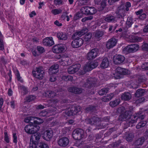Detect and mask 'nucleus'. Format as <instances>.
<instances>
[{"label": "nucleus", "instance_id": "1", "mask_svg": "<svg viewBox=\"0 0 148 148\" xmlns=\"http://www.w3.org/2000/svg\"><path fill=\"white\" fill-rule=\"evenodd\" d=\"M32 124L26 126L25 128V130L27 133L29 134H34L31 136L30 142V148H36L38 145L41 135L40 133H37L40 129L39 125H35L33 122Z\"/></svg>", "mask_w": 148, "mask_h": 148}, {"label": "nucleus", "instance_id": "2", "mask_svg": "<svg viewBox=\"0 0 148 148\" xmlns=\"http://www.w3.org/2000/svg\"><path fill=\"white\" fill-rule=\"evenodd\" d=\"M81 110V107L75 105H69L65 109V114L68 116L76 114Z\"/></svg>", "mask_w": 148, "mask_h": 148}, {"label": "nucleus", "instance_id": "3", "mask_svg": "<svg viewBox=\"0 0 148 148\" xmlns=\"http://www.w3.org/2000/svg\"><path fill=\"white\" fill-rule=\"evenodd\" d=\"M98 65V62L97 60L94 61L92 62H89L84 67V71H80L79 73L81 75H83L86 71H91L97 66Z\"/></svg>", "mask_w": 148, "mask_h": 148}, {"label": "nucleus", "instance_id": "4", "mask_svg": "<svg viewBox=\"0 0 148 148\" xmlns=\"http://www.w3.org/2000/svg\"><path fill=\"white\" fill-rule=\"evenodd\" d=\"M73 137L75 140H80L82 138H86V136L85 134L84 131L83 130L77 129L73 131Z\"/></svg>", "mask_w": 148, "mask_h": 148}, {"label": "nucleus", "instance_id": "5", "mask_svg": "<svg viewBox=\"0 0 148 148\" xmlns=\"http://www.w3.org/2000/svg\"><path fill=\"white\" fill-rule=\"evenodd\" d=\"M79 36H75V34L73 36L74 40L71 43L72 47L74 48H77L81 47L83 43V40L79 38Z\"/></svg>", "mask_w": 148, "mask_h": 148}, {"label": "nucleus", "instance_id": "6", "mask_svg": "<svg viewBox=\"0 0 148 148\" xmlns=\"http://www.w3.org/2000/svg\"><path fill=\"white\" fill-rule=\"evenodd\" d=\"M32 73L34 77L39 79H42L44 75L43 68L41 66L36 68L32 71Z\"/></svg>", "mask_w": 148, "mask_h": 148}, {"label": "nucleus", "instance_id": "7", "mask_svg": "<svg viewBox=\"0 0 148 148\" xmlns=\"http://www.w3.org/2000/svg\"><path fill=\"white\" fill-rule=\"evenodd\" d=\"M131 111L127 110L125 112L121 114L119 117V120L120 121H125L127 119L126 121L127 123L129 124V121L132 120V116Z\"/></svg>", "mask_w": 148, "mask_h": 148}, {"label": "nucleus", "instance_id": "8", "mask_svg": "<svg viewBox=\"0 0 148 148\" xmlns=\"http://www.w3.org/2000/svg\"><path fill=\"white\" fill-rule=\"evenodd\" d=\"M139 48V45L136 44H132L125 47L124 51L128 53H133L138 50Z\"/></svg>", "mask_w": 148, "mask_h": 148}, {"label": "nucleus", "instance_id": "9", "mask_svg": "<svg viewBox=\"0 0 148 148\" xmlns=\"http://www.w3.org/2000/svg\"><path fill=\"white\" fill-rule=\"evenodd\" d=\"M99 50L97 48H94L88 52L86 55V57L88 60H91L96 57L98 54Z\"/></svg>", "mask_w": 148, "mask_h": 148}, {"label": "nucleus", "instance_id": "10", "mask_svg": "<svg viewBox=\"0 0 148 148\" xmlns=\"http://www.w3.org/2000/svg\"><path fill=\"white\" fill-rule=\"evenodd\" d=\"M53 135V132L51 128L46 130L42 134V138L47 141L49 140Z\"/></svg>", "mask_w": 148, "mask_h": 148}, {"label": "nucleus", "instance_id": "11", "mask_svg": "<svg viewBox=\"0 0 148 148\" xmlns=\"http://www.w3.org/2000/svg\"><path fill=\"white\" fill-rule=\"evenodd\" d=\"M115 73L113 75L116 76L117 79L119 78L122 75H125L127 74V70L120 67H118L115 70Z\"/></svg>", "mask_w": 148, "mask_h": 148}, {"label": "nucleus", "instance_id": "12", "mask_svg": "<svg viewBox=\"0 0 148 148\" xmlns=\"http://www.w3.org/2000/svg\"><path fill=\"white\" fill-rule=\"evenodd\" d=\"M131 121H129V126H132L134 123H136L138 119H143L144 118V116L143 115H140L139 114H136L132 116Z\"/></svg>", "mask_w": 148, "mask_h": 148}, {"label": "nucleus", "instance_id": "13", "mask_svg": "<svg viewBox=\"0 0 148 148\" xmlns=\"http://www.w3.org/2000/svg\"><path fill=\"white\" fill-rule=\"evenodd\" d=\"M117 42V40L114 37L110 39L106 42V48L108 49L113 48L116 45Z\"/></svg>", "mask_w": 148, "mask_h": 148}, {"label": "nucleus", "instance_id": "14", "mask_svg": "<svg viewBox=\"0 0 148 148\" xmlns=\"http://www.w3.org/2000/svg\"><path fill=\"white\" fill-rule=\"evenodd\" d=\"M125 59V57L122 55H116L113 57V62L115 64H120L123 63Z\"/></svg>", "mask_w": 148, "mask_h": 148}, {"label": "nucleus", "instance_id": "15", "mask_svg": "<svg viewBox=\"0 0 148 148\" xmlns=\"http://www.w3.org/2000/svg\"><path fill=\"white\" fill-rule=\"evenodd\" d=\"M64 49V45L60 44L54 46L53 48L52 51L56 53H59L63 52Z\"/></svg>", "mask_w": 148, "mask_h": 148}, {"label": "nucleus", "instance_id": "16", "mask_svg": "<svg viewBox=\"0 0 148 148\" xmlns=\"http://www.w3.org/2000/svg\"><path fill=\"white\" fill-rule=\"evenodd\" d=\"M125 37L129 39V40L131 42H140L142 40V38L133 35H126Z\"/></svg>", "mask_w": 148, "mask_h": 148}, {"label": "nucleus", "instance_id": "17", "mask_svg": "<svg viewBox=\"0 0 148 148\" xmlns=\"http://www.w3.org/2000/svg\"><path fill=\"white\" fill-rule=\"evenodd\" d=\"M44 45L46 46H51L54 44L53 38L51 37H47L43 40Z\"/></svg>", "mask_w": 148, "mask_h": 148}, {"label": "nucleus", "instance_id": "18", "mask_svg": "<svg viewBox=\"0 0 148 148\" xmlns=\"http://www.w3.org/2000/svg\"><path fill=\"white\" fill-rule=\"evenodd\" d=\"M68 91L70 92L76 94H79L83 91L82 89L76 87H71L69 88Z\"/></svg>", "mask_w": 148, "mask_h": 148}, {"label": "nucleus", "instance_id": "19", "mask_svg": "<svg viewBox=\"0 0 148 148\" xmlns=\"http://www.w3.org/2000/svg\"><path fill=\"white\" fill-rule=\"evenodd\" d=\"M95 4L99 5L101 6V9L99 10H102L106 6V5L107 1L106 0H95Z\"/></svg>", "mask_w": 148, "mask_h": 148}, {"label": "nucleus", "instance_id": "20", "mask_svg": "<svg viewBox=\"0 0 148 148\" xmlns=\"http://www.w3.org/2000/svg\"><path fill=\"white\" fill-rule=\"evenodd\" d=\"M46 97H54L56 95V92L51 90L45 91L43 94Z\"/></svg>", "mask_w": 148, "mask_h": 148}, {"label": "nucleus", "instance_id": "21", "mask_svg": "<svg viewBox=\"0 0 148 148\" xmlns=\"http://www.w3.org/2000/svg\"><path fill=\"white\" fill-rule=\"evenodd\" d=\"M99 119L97 117H94L91 119L88 118L86 120V122L87 124L91 125L95 124L98 121Z\"/></svg>", "mask_w": 148, "mask_h": 148}, {"label": "nucleus", "instance_id": "22", "mask_svg": "<svg viewBox=\"0 0 148 148\" xmlns=\"http://www.w3.org/2000/svg\"><path fill=\"white\" fill-rule=\"evenodd\" d=\"M59 66L57 64H55L52 65L49 69L50 73L52 74H56L58 71Z\"/></svg>", "mask_w": 148, "mask_h": 148}, {"label": "nucleus", "instance_id": "23", "mask_svg": "<svg viewBox=\"0 0 148 148\" xmlns=\"http://www.w3.org/2000/svg\"><path fill=\"white\" fill-rule=\"evenodd\" d=\"M109 64V62L108 59L106 58H104L100 65L101 68L105 69L108 67Z\"/></svg>", "mask_w": 148, "mask_h": 148}, {"label": "nucleus", "instance_id": "24", "mask_svg": "<svg viewBox=\"0 0 148 148\" xmlns=\"http://www.w3.org/2000/svg\"><path fill=\"white\" fill-rule=\"evenodd\" d=\"M131 95L128 92H124L122 95L121 97L122 99L124 100H128L131 98Z\"/></svg>", "mask_w": 148, "mask_h": 148}, {"label": "nucleus", "instance_id": "25", "mask_svg": "<svg viewBox=\"0 0 148 148\" xmlns=\"http://www.w3.org/2000/svg\"><path fill=\"white\" fill-rule=\"evenodd\" d=\"M88 31V29L86 28H84L80 32H78L75 34V36H78L81 37L84 35Z\"/></svg>", "mask_w": 148, "mask_h": 148}, {"label": "nucleus", "instance_id": "26", "mask_svg": "<svg viewBox=\"0 0 148 148\" xmlns=\"http://www.w3.org/2000/svg\"><path fill=\"white\" fill-rule=\"evenodd\" d=\"M113 96V95L112 94L108 95L103 97L102 99V100L103 101L105 102H107L111 100Z\"/></svg>", "mask_w": 148, "mask_h": 148}, {"label": "nucleus", "instance_id": "27", "mask_svg": "<svg viewBox=\"0 0 148 148\" xmlns=\"http://www.w3.org/2000/svg\"><path fill=\"white\" fill-rule=\"evenodd\" d=\"M145 92L144 90L142 89H139L137 90L135 93L136 97H139L142 96Z\"/></svg>", "mask_w": 148, "mask_h": 148}, {"label": "nucleus", "instance_id": "28", "mask_svg": "<svg viewBox=\"0 0 148 148\" xmlns=\"http://www.w3.org/2000/svg\"><path fill=\"white\" fill-rule=\"evenodd\" d=\"M115 17L112 15H108L105 18V20L108 22H111L114 21Z\"/></svg>", "mask_w": 148, "mask_h": 148}, {"label": "nucleus", "instance_id": "29", "mask_svg": "<svg viewBox=\"0 0 148 148\" xmlns=\"http://www.w3.org/2000/svg\"><path fill=\"white\" fill-rule=\"evenodd\" d=\"M120 102V99H118L113 101H110V105L112 107H114L118 105Z\"/></svg>", "mask_w": 148, "mask_h": 148}, {"label": "nucleus", "instance_id": "30", "mask_svg": "<svg viewBox=\"0 0 148 148\" xmlns=\"http://www.w3.org/2000/svg\"><path fill=\"white\" fill-rule=\"evenodd\" d=\"M145 141V138L141 137L138 139L135 142V144L137 145H142Z\"/></svg>", "mask_w": 148, "mask_h": 148}, {"label": "nucleus", "instance_id": "31", "mask_svg": "<svg viewBox=\"0 0 148 148\" xmlns=\"http://www.w3.org/2000/svg\"><path fill=\"white\" fill-rule=\"evenodd\" d=\"M133 19L131 17H129L126 22V26L127 28L130 27L133 24Z\"/></svg>", "mask_w": 148, "mask_h": 148}, {"label": "nucleus", "instance_id": "32", "mask_svg": "<svg viewBox=\"0 0 148 148\" xmlns=\"http://www.w3.org/2000/svg\"><path fill=\"white\" fill-rule=\"evenodd\" d=\"M88 7H83L82 8L80 11L83 14H89Z\"/></svg>", "mask_w": 148, "mask_h": 148}, {"label": "nucleus", "instance_id": "33", "mask_svg": "<svg viewBox=\"0 0 148 148\" xmlns=\"http://www.w3.org/2000/svg\"><path fill=\"white\" fill-rule=\"evenodd\" d=\"M18 87V89L23 91V93L24 94H26L27 93L28 90L27 88L23 85L20 84L19 85Z\"/></svg>", "mask_w": 148, "mask_h": 148}, {"label": "nucleus", "instance_id": "34", "mask_svg": "<svg viewBox=\"0 0 148 148\" xmlns=\"http://www.w3.org/2000/svg\"><path fill=\"white\" fill-rule=\"evenodd\" d=\"M147 122L146 121H142L138 123L136 125V128L137 129H139L141 127H144L146 124Z\"/></svg>", "mask_w": 148, "mask_h": 148}, {"label": "nucleus", "instance_id": "35", "mask_svg": "<svg viewBox=\"0 0 148 148\" xmlns=\"http://www.w3.org/2000/svg\"><path fill=\"white\" fill-rule=\"evenodd\" d=\"M109 90L108 88H103L98 92V93L100 95H102L107 93Z\"/></svg>", "mask_w": 148, "mask_h": 148}, {"label": "nucleus", "instance_id": "36", "mask_svg": "<svg viewBox=\"0 0 148 148\" xmlns=\"http://www.w3.org/2000/svg\"><path fill=\"white\" fill-rule=\"evenodd\" d=\"M58 145L60 146L64 147L65 145V138H61L58 141Z\"/></svg>", "mask_w": 148, "mask_h": 148}, {"label": "nucleus", "instance_id": "37", "mask_svg": "<svg viewBox=\"0 0 148 148\" xmlns=\"http://www.w3.org/2000/svg\"><path fill=\"white\" fill-rule=\"evenodd\" d=\"M103 32L101 31H96L95 33V37L97 39H99L103 35Z\"/></svg>", "mask_w": 148, "mask_h": 148}, {"label": "nucleus", "instance_id": "38", "mask_svg": "<svg viewBox=\"0 0 148 148\" xmlns=\"http://www.w3.org/2000/svg\"><path fill=\"white\" fill-rule=\"evenodd\" d=\"M92 36L91 34L88 33L84 36V39L86 41H88L90 40Z\"/></svg>", "mask_w": 148, "mask_h": 148}, {"label": "nucleus", "instance_id": "39", "mask_svg": "<svg viewBox=\"0 0 148 148\" xmlns=\"http://www.w3.org/2000/svg\"><path fill=\"white\" fill-rule=\"evenodd\" d=\"M89 14H93L97 12L96 10L94 7H88Z\"/></svg>", "mask_w": 148, "mask_h": 148}, {"label": "nucleus", "instance_id": "40", "mask_svg": "<svg viewBox=\"0 0 148 148\" xmlns=\"http://www.w3.org/2000/svg\"><path fill=\"white\" fill-rule=\"evenodd\" d=\"M62 12V10L60 9H55L52 10L51 12L54 15L60 14Z\"/></svg>", "mask_w": 148, "mask_h": 148}, {"label": "nucleus", "instance_id": "41", "mask_svg": "<svg viewBox=\"0 0 148 148\" xmlns=\"http://www.w3.org/2000/svg\"><path fill=\"white\" fill-rule=\"evenodd\" d=\"M36 117L33 116H30L26 117L24 120L25 122L28 123L29 122L32 123V122H30L31 121L34 120Z\"/></svg>", "mask_w": 148, "mask_h": 148}, {"label": "nucleus", "instance_id": "42", "mask_svg": "<svg viewBox=\"0 0 148 148\" xmlns=\"http://www.w3.org/2000/svg\"><path fill=\"white\" fill-rule=\"evenodd\" d=\"M35 98L36 97L34 95H30L26 98V100L27 102H30L34 100Z\"/></svg>", "mask_w": 148, "mask_h": 148}, {"label": "nucleus", "instance_id": "43", "mask_svg": "<svg viewBox=\"0 0 148 148\" xmlns=\"http://www.w3.org/2000/svg\"><path fill=\"white\" fill-rule=\"evenodd\" d=\"M57 37L59 39L64 40L65 35L62 32H59L57 33Z\"/></svg>", "mask_w": 148, "mask_h": 148}, {"label": "nucleus", "instance_id": "44", "mask_svg": "<svg viewBox=\"0 0 148 148\" xmlns=\"http://www.w3.org/2000/svg\"><path fill=\"white\" fill-rule=\"evenodd\" d=\"M35 119H37V120H34L33 121V123L35 125V124H37L38 125L40 124L43 122V121L42 119L39 118H36Z\"/></svg>", "mask_w": 148, "mask_h": 148}, {"label": "nucleus", "instance_id": "45", "mask_svg": "<svg viewBox=\"0 0 148 148\" xmlns=\"http://www.w3.org/2000/svg\"><path fill=\"white\" fill-rule=\"evenodd\" d=\"M134 135L131 133L129 134L126 136V140L127 141H131L134 138Z\"/></svg>", "mask_w": 148, "mask_h": 148}, {"label": "nucleus", "instance_id": "46", "mask_svg": "<svg viewBox=\"0 0 148 148\" xmlns=\"http://www.w3.org/2000/svg\"><path fill=\"white\" fill-rule=\"evenodd\" d=\"M82 12H78L75 15L74 18L75 20H77L82 17Z\"/></svg>", "mask_w": 148, "mask_h": 148}, {"label": "nucleus", "instance_id": "47", "mask_svg": "<svg viewBox=\"0 0 148 148\" xmlns=\"http://www.w3.org/2000/svg\"><path fill=\"white\" fill-rule=\"evenodd\" d=\"M73 69L75 70V72L77 71L81 67V65L79 64H77L72 66Z\"/></svg>", "mask_w": 148, "mask_h": 148}, {"label": "nucleus", "instance_id": "48", "mask_svg": "<svg viewBox=\"0 0 148 148\" xmlns=\"http://www.w3.org/2000/svg\"><path fill=\"white\" fill-rule=\"evenodd\" d=\"M3 36L0 37V50L3 51L4 50V45L3 40Z\"/></svg>", "mask_w": 148, "mask_h": 148}, {"label": "nucleus", "instance_id": "49", "mask_svg": "<svg viewBox=\"0 0 148 148\" xmlns=\"http://www.w3.org/2000/svg\"><path fill=\"white\" fill-rule=\"evenodd\" d=\"M37 50L40 53H42L45 51V50L44 48L40 46H38L37 47Z\"/></svg>", "mask_w": 148, "mask_h": 148}, {"label": "nucleus", "instance_id": "50", "mask_svg": "<svg viewBox=\"0 0 148 148\" xmlns=\"http://www.w3.org/2000/svg\"><path fill=\"white\" fill-rule=\"evenodd\" d=\"M16 78L18 80L22 83L23 82V80L22 79L21 77L20 76V74L18 71H17L16 73Z\"/></svg>", "mask_w": 148, "mask_h": 148}, {"label": "nucleus", "instance_id": "51", "mask_svg": "<svg viewBox=\"0 0 148 148\" xmlns=\"http://www.w3.org/2000/svg\"><path fill=\"white\" fill-rule=\"evenodd\" d=\"M75 70L73 69L72 66H70L68 69V71L69 73L71 74L75 73Z\"/></svg>", "mask_w": 148, "mask_h": 148}, {"label": "nucleus", "instance_id": "52", "mask_svg": "<svg viewBox=\"0 0 148 148\" xmlns=\"http://www.w3.org/2000/svg\"><path fill=\"white\" fill-rule=\"evenodd\" d=\"M92 17L91 16L85 17L82 19V21L83 22H84L88 20H90L92 19Z\"/></svg>", "mask_w": 148, "mask_h": 148}, {"label": "nucleus", "instance_id": "53", "mask_svg": "<svg viewBox=\"0 0 148 148\" xmlns=\"http://www.w3.org/2000/svg\"><path fill=\"white\" fill-rule=\"evenodd\" d=\"M4 134V140L7 143H9L10 142L9 138L7 132H5Z\"/></svg>", "mask_w": 148, "mask_h": 148}, {"label": "nucleus", "instance_id": "54", "mask_svg": "<svg viewBox=\"0 0 148 148\" xmlns=\"http://www.w3.org/2000/svg\"><path fill=\"white\" fill-rule=\"evenodd\" d=\"M138 81L139 82H143L146 80V79L144 76H139L138 77Z\"/></svg>", "mask_w": 148, "mask_h": 148}, {"label": "nucleus", "instance_id": "55", "mask_svg": "<svg viewBox=\"0 0 148 148\" xmlns=\"http://www.w3.org/2000/svg\"><path fill=\"white\" fill-rule=\"evenodd\" d=\"M47 112L45 110H43L41 111L39 113V115L40 116H47Z\"/></svg>", "mask_w": 148, "mask_h": 148}, {"label": "nucleus", "instance_id": "56", "mask_svg": "<svg viewBox=\"0 0 148 148\" xmlns=\"http://www.w3.org/2000/svg\"><path fill=\"white\" fill-rule=\"evenodd\" d=\"M141 67L143 69L148 70V62H146L143 63Z\"/></svg>", "mask_w": 148, "mask_h": 148}, {"label": "nucleus", "instance_id": "57", "mask_svg": "<svg viewBox=\"0 0 148 148\" xmlns=\"http://www.w3.org/2000/svg\"><path fill=\"white\" fill-rule=\"evenodd\" d=\"M142 48L144 50H148V44L147 43H144L142 45Z\"/></svg>", "mask_w": 148, "mask_h": 148}, {"label": "nucleus", "instance_id": "58", "mask_svg": "<svg viewBox=\"0 0 148 148\" xmlns=\"http://www.w3.org/2000/svg\"><path fill=\"white\" fill-rule=\"evenodd\" d=\"M125 5L126 7L125 10L126 11H128L129 10V8L131 6V3L129 2H127Z\"/></svg>", "mask_w": 148, "mask_h": 148}, {"label": "nucleus", "instance_id": "59", "mask_svg": "<svg viewBox=\"0 0 148 148\" xmlns=\"http://www.w3.org/2000/svg\"><path fill=\"white\" fill-rule=\"evenodd\" d=\"M125 110V108L123 107H121L118 108L117 110V111L118 113H122Z\"/></svg>", "mask_w": 148, "mask_h": 148}, {"label": "nucleus", "instance_id": "60", "mask_svg": "<svg viewBox=\"0 0 148 148\" xmlns=\"http://www.w3.org/2000/svg\"><path fill=\"white\" fill-rule=\"evenodd\" d=\"M38 148H49V147L47 144L42 143L40 145Z\"/></svg>", "mask_w": 148, "mask_h": 148}, {"label": "nucleus", "instance_id": "61", "mask_svg": "<svg viewBox=\"0 0 148 148\" xmlns=\"http://www.w3.org/2000/svg\"><path fill=\"white\" fill-rule=\"evenodd\" d=\"M13 142L14 143H17V137L16 135V133H13Z\"/></svg>", "mask_w": 148, "mask_h": 148}, {"label": "nucleus", "instance_id": "62", "mask_svg": "<svg viewBox=\"0 0 148 148\" xmlns=\"http://www.w3.org/2000/svg\"><path fill=\"white\" fill-rule=\"evenodd\" d=\"M91 86H92V84H91V83L90 82H87L85 84H84L83 86L84 87L90 88Z\"/></svg>", "mask_w": 148, "mask_h": 148}, {"label": "nucleus", "instance_id": "63", "mask_svg": "<svg viewBox=\"0 0 148 148\" xmlns=\"http://www.w3.org/2000/svg\"><path fill=\"white\" fill-rule=\"evenodd\" d=\"M62 0H55L54 2L56 5L61 4L62 3Z\"/></svg>", "mask_w": 148, "mask_h": 148}, {"label": "nucleus", "instance_id": "64", "mask_svg": "<svg viewBox=\"0 0 148 148\" xmlns=\"http://www.w3.org/2000/svg\"><path fill=\"white\" fill-rule=\"evenodd\" d=\"M146 17V15L145 13L142 14L141 15H140L139 16V18L143 20Z\"/></svg>", "mask_w": 148, "mask_h": 148}]
</instances>
